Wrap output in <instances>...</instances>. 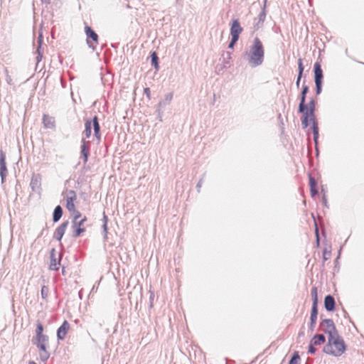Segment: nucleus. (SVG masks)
I'll list each match as a JSON object with an SVG mask.
<instances>
[{
  "label": "nucleus",
  "instance_id": "obj_3",
  "mask_svg": "<svg viewBox=\"0 0 364 364\" xmlns=\"http://www.w3.org/2000/svg\"><path fill=\"white\" fill-rule=\"evenodd\" d=\"M264 50L262 43L258 38H255L250 48L249 53V63L252 66L260 65L264 60Z\"/></svg>",
  "mask_w": 364,
  "mask_h": 364
},
{
  "label": "nucleus",
  "instance_id": "obj_2",
  "mask_svg": "<svg viewBox=\"0 0 364 364\" xmlns=\"http://www.w3.org/2000/svg\"><path fill=\"white\" fill-rule=\"evenodd\" d=\"M323 351L328 355L338 357L346 351V345L338 335L328 337V343L324 346Z\"/></svg>",
  "mask_w": 364,
  "mask_h": 364
},
{
  "label": "nucleus",
  "instance_id": "obj_11",
  "mask_svg": "<svg viewBox=\"0 0 364 364\" xmlns=\"http://www.w3.org/2000/svg\"><path fill=\"white\" fill-rule=\"evenodd\" d=\"M70 329V324L68 321H64L63 324L57 331V337L59 340H63L66 337L67 333Z\"/></svg>",
  "mask_w": 364,
  "mask_h": 364
},
{
  "label": "nucleus",
  "instance_id": "obj_6",
  "mask_svg": "<svg viewBox=\"0 0 364 364\" xmlns=\"http://www.w3.org/2000/svg\"><path fill=\"white\" fill-rule=\"evenodd\" d=\"M320 330L332 337L338 335L333 321L331 319H324L320 323Z\"/></svg>",
  "mask_w": 364,
  "mask_h": 364
},
{
  "label": "nucleus",
  "instance_id": "obj_4",
  "mask_svg": "<svg viewBox=\"0 0 364 364\" xmlns=\"http://www.w3.org/2000/svg\"><path fill=\"white\" fill-rule=\"evenodd\" d=\"M43 326L41 322H38L36 330V336L33 340V343L42 351L46 350V344L48 341L47 336L43 334Z\"/></svg>",
  "mask_w": 364,
  "mask_h": 364
},
{
  "label": "nucleus",
  "instance_id": "obj_20",
  "mask_svg": "<svg viewBox=\"0 0 364 364\" xmlns=\"http://www.w3.org/2000/svg\"><path fill=\"white\" fill-rule=\"evenodd\" d=\"M309 186L311 196L314 197L318 193V190L316 181L311 176H309Z\"/></svg>",
  "mask_w": 364,
  "mask_h": 364
},
{
  "label": "nucleus",
  "instance_id": "obj_19",
  "mask_svg": "<svg viewBox=\"0 0 364 364\" xmlns=\"http://www.w3.org/2000/svg\"><path fill=\"white\" fill-rule=\"evenodd\" d=\"M82 150L81 154L83 156L84 158V163H87L88 160V156H89V148L87 146V142L85 141V139H82Z\"/></svg>",
  "mask_w": 364,
  "mask_h": 364
},
{
  "label": "nucleus",
  "instance_id": "obj_28",
  "mask_svg": "<svg viewBox=\"0 0 364 364\" xmlns=\"http://www.w3.org/2000/svg\"><path fill=\"white\" fill-rule=\"evenodd\" d=\"M299 359H300V357H299L298 352H295L294 353L291 359L290 360L289 364H297Z\"/></svg>",
  "mask_w": 364,
  "mask_h": 364
},
{
  "label": "nucleus",
  "instance_id": "obj_7",
  "mask_svg": "<svg viewBox=\"0 0 364 364\" xmlns=\"http://www.w3.org/2000/svg\"><path fill=\"white\" fill-rule=\"evenodd\" d=\"M87 221V217L84 216L80 220V221L72 220V229H73V237H77L82 233L85 232L86 228L84 225V223Z\"/></svg>",
  "mask_w": 364,
  "mask_h": 364
},
{
  "label": "nucleus",
  "instance_id": "obj_30",
  "mask_svg": "<svg viewBox=\"0 0 364 364\" xmlns=\"http://www.w3.org/2000/svg\"><path fill=\"white\" fill-rule=\"evenodd\" d=\"M37 53H38V56H37L36 59H37V62L39 63L42 60V58H43V54L41 53L40 47L38 48Z\"/></svg>",
  "mask_w": 364,
  "mask_h": 364
},
{
  "label": "nucleus",
  "instance_id": "obj_1",
  "mask_svg": "<svg viewBox=\"0 0 364 364\" xmlns=\"http://www.w3.org/2000/svg\"><path fill=\"white\" fill-rule=\"evenodd\" d=\"M315 106V101L311 100L308 104H304L302 110L299 112L302 114L301 120L303 128L311 125L316 139L318 135V127L314 115Z\"/></svg>",
  "mask_w": 364,
  "mask_h": 364
},
{
  "label": "nucleus",
  "instance_id": "obj_25",
  "mask_svg": "<svg viewBox=\"0 0 364 364\" xmlns=\"http://www.w3.org/2000/svg\"><path fill=\"white\" fill-rule=\"evenodd\" d=\"M331 251L330 248H328V247L324 248V250L323 251V262H326L328 259H329L331 258Z\"/></svg>",
  "mask_w": 364,
  "mask_h": 364
},
{
  "label": "nucleus",
  "instance_id": "obj_13",
  "mask_svg": "<svg viewBox=\"0 0 364 364\" xmlns=\"http://www.w3.org/2000/svg\"><path fill=\"white\" fill-rule=\"evenodd\" d=\"M85 33L88 38H91L94 42V44L92 43L89 40H87V43L90 44V47L95 48V46L98 44V36L97 34L91 29L89 26H85Z\"/></svg>",
  "mask_w": 364,
  "mask_h": 364
},
{
  "label": "nucleus",
  "instance_id": "obj_29",
  "mask_svg": "<svg viewBox=\"0 0 364 364\" xmlns=\"http://www.w3.org/2000/svg\"><path fill=\"white\" fill-rule=\"evenodd\" d=\"M48 291V289L46 287L43 286L41 288V296L43 299H46L47 297Z\"/></svg>",
  "mask_w": 364,
  "mask_h": 364
},
{
  "label": "nucleus",
  "instance_id": "obj_8",
  "mask_svg": "<svg viewBox=\"0 0 364 364\" xmlns=\"http://www.w3.org/2000/svg\"><path fill=\"white\" fill-rule=\"evenodd\" d=\"M314 69L316 94L318 95L321 93V91L323 71L321 68L320 63L318 62L314 64Z\"/></svg>",
  "mask_w": 364,
  "mask_h": 364
},
{
  "label": "nucleus",
  "instance_id": "obj_5",
  "mask_svg": "<svg viewBox=\"0 0 364 364\" xmlns=\"http://www.w3.org/2000/svg\"><path fill=\"white\" fill-rule=\"evenodd\" d=\"M85 129L83 134L85 135L86 138H90L91 136V130L92 128H93L95 136L97 138V139H100V125L97 116H95L92 121L87 120L85 124Z\"/></svg>",
  "mask_w": 364,
  "mask_h": 364
},
{
  "label": "nucleus",
  "instance_id": "obj_34",
  "mask_svg": "<svg viewBox=\"0 0 364 364\" xmlns=\"http://www.w3.org/2000/svg\"><path fill=\"white\" fill-rule=\"evenodd\" d=\"M28 364H36L34 361H30Z\"/></svg>",
  "mask_w": 364,
  "mask_h": 364
},
{
  "label": "nucleus",
  "instance_id": "obj_10",
  "mask_svg": "<svg viewBox=\"0 0 364 364\" xmlns=\"http://www.w3.org/2000/svg\"><path fill=\"white\" fill-rule=\"evenodd\" d=\"M77 200V196L74 191H69L66 193L65 196V207L69 212L74 211L75 208V203Z\"/></svg>",
  "mask_w": 364,
  "mask_h": 364
},
{
  "label": "nucleus",
  "instance_id": "obj_23",
  "mask_svg": "<svg viewBox=\"0 0 364 364\" xmlns=\"http://www.w3.org/2000/svg\"><path fill=\"white\" fill-rule=\"evenodd\" d=\"M298 68H299V75L296 80V85L299 87V82L302 76V73L304 72V66L302 59L299 58L298 60Z\"/></svg>",
  "mask_w": 364,
  "mask_h": 364
},
{
  "label": "nucleus",
  "instance_id": "obj_21",
  "mask_svg": "<svg viewBox=\"0 0 364 364\" xmlns=\"http://www.w3.org/2000/svg\"><path fill=\"white\" fill-rule=\"evenodd\" d=\"M309 91L308 86L305 85L303 87L302 91H301V102L299 106V111H301L304 107V104H306V95Z\"/></svg>",
  "mask_w": 364,
  "mask_h": 364
},
{
  "label": "nucleus",
  "instance_id": "obj_17",
  "mask_svg": "<svg viewBox=\"0 0 364 364\" xmlns=\"http://www.w3.org/2000/svg\"><path fill=\"white\" fill-rule=\"evenodd\" d=\"M43 123L46 128L53 129L55 126V119L48 114H44L43 117Z\"/></svg>",
  "mask_w": 364,
  "mask_h": 364
},
{
  "label": "nucleus",
  "instance_id": "obj_16",
  "mask_svg": "<svg viewBox=\"0 0 364 364\" xmlns=\"http://www.w3.org/2000/svg\"><path fill=\"white\" fill-rule=\"evenodd\" d=\"M324 306L328 311H333L335 309V300L332 296L328 295L325 297Z\"/></svg>",
  "mask_w": 364,
  "mask_h": 364
},
{
  "label": "nucleus",
  "instance_id": "obj_33",
  "mask_svg": "<svg viewBox=\"0 0 364 364\" xmlns=\"http://www.w3.org/2000/svg\"><path fill=\"white\" fill-rule=\"evenodd\" d=\"M150 89L149 87H146L144 89V93L148 96L149 97L150 96Z\"/></svg>",
  "mask_w": 364,
  "mask_h": 364
},
{
  "label": "nucleus",
  "instance_id": "obj_15",
  "mask_svg": "<svg viewBox=\"0 0 364 364\" xmlns=\"http://www.w3.org/2000/svg\"><path fill=\"white\" fill-rule=\"evenodd\" d=\"M7 172L6 164V155L5 153L2 151H0V175L1 177V181L4 182V180L6 177Z\"/></svg>",
  "mask_w": 364,
  "mask_h": 364
},
{
  "label": "nucleus",
  "instance_id": "obj_12",
  "mask_svg": "<svg viewBox=\"0 0 364 364\" xmlns=\"http://www.w3.org/2000/svg\"><path fill=\"white\" fill-rule=\"evenodd\" d=\"M242 31V28L240 26V22L237 19L233 20L230 28V35L232 38L239 39L240 34Z\"/></svg>",
  "mask_w": 364,
  "mask_h": 364
},
{
  "label": "nucleus",
  "instance_id": "obj_31",
  "mask_svg": "<svg viewBox=\"0 0 364 364\" xmlns=\"http://www.w3.org/2000/svg\"><path fill=\"white\" fill-rule=\"evenodd\" d=\"M50 268L51 269H55V270H56V269H58V265H57V263H56L55 260H54V261L50 264Z\"/></svg>",
  "mask_w": 364,
  "mask_h": 364
},
{
  "label": "nucleus",
  "instance_id": "obj_9",
  "mask_svg": "<svg viewBox=\"0 0 364 364\" xmlns=\"http://www.w3.org/2000/svg\"><path fill=\"white\" fill-rule=\"evenodd\" d=\"M325 341L326 338L323 335L316 334L310 341L308 353L314 354L316 351V346L323 344Z\"/></svg>",
  "mask_w": 364,
  "mask_h": 364
},
{
  "label": "nucleus",
  "instance_id": "obj_14",
  "mask_svg": "<svg viewBox=\"0 0 364 364\" xmlns=\"http://www.w3.org/2000/svg\"><path fill=\"white\" fill-rule=\"evenodd\" d=\"M68 221L63 222L60 225H59L54 232L53 237L57 240L60 241L63 236L64 235L65 230L68 226Z\"/></svg>",
  "mask_w": 364,
  "mask_h": 364
},
{
  "label": "nucleus",
  "instance_id": "obj_22",
  "mask_svg": "<svg viewBox=\"0 0 364 364\" xmlns=\"http://www.w3.org/2000/svg\"><path fill=\"white\" fill-rule=\"evenodd\" d=\"M63 215V210L62 208L60 205H58L55 207L54 212H53V220L55 223L58 222Z\"/></svg>",
  "mask_w": 364,
  "mask_h": 364
},
{
  "label": "nucleus",
  "instance_id": "obj_32",
  "mask_svg": "<svg viewBox=\"0 0 364 364\" xmlns=\"http://www.w3.org/2000/svg\"><path fill=\"white\" fill-rule=\"evenodd\" d=\"M237 41H238L237 38L235 39L234 38H232L231 42L229 44V48H232Z\"/></svg>",
  "mask_w": 364,
  "mask_h": 364
},
{
  "label": "nucleus",
  "instance_id": "obj_24",
  "mask_svg": "<svg viewBox=\"0 0 364 364\" xmlns=\"http://www.w3.org/2000/svg\"><path fill=\"white\" fill-rule=\"evenodd\" d=\"M311 297H312L313 301H314L313 304H316V305H317V302H318V289H317V287H314L311 289Z\"/></svg>",
  "mask_w": 364,
  "mask_h": 364
},
{
  "label": "nucleus",
  "instance_id": "obj_26",
  "mask_svg": "<svg viewBox=\"0 0 364 364\" xmlns=\"http://www.w3.org/2000/svg\"><path fill=\"white\" fill-rule=\"evenodd\" d=\"M151 63L154 65L156 70L159 69V63H158V56L155 52H154L151 55Z\"/></svg>",
  "mask_w": 364,
  "mask_h": 364
},
{
  "label": "nucleus",
  "instance_id": "obj_35",
  "mask_svg": "<svg viewBox=\"0 0 364 364\" xmlns=\"http://www.w3.org/2000/svg\"><path fill=\"white\" fill-rule=\"evenodd\" d=\"M316 237L318 239V230L316 229Z\"/></svg>",
  "mask_w": 364,
  "mask_h": 364
},
{
  "label": "nucleus",
  "instance_id": "obj_27",
  "mask_svg": "<svg viewBox=\"0 0 364 364\" xmlns=\"http://www.w3.org/2000/svg\"><path fill=\"white\" fill-rule=\"evenodd\" d=\"M70 213L73 214V220L80 221L79 219L82 216L80 212H79L78 210H76V208H75V210L71 211Z\"/></svg>",
  "mask_w": 364,
  "mask_h": 364
},
{
  "label": "nucleus",
  "instance_id": "obj_18",
  "mask_svg": "<svg viewBox=\"0 0 364 364\" xmlns=\"http://www.w3.org/2000/svg\"><path fill=\"white\" fill-rule=\"evenodd\" d=\"M317 316H318L317 305H316V304H313L311 312V317H310V319H311L310 328L312 330L315 327V325L316 323V319H317Z\"/></svg>",
  "mask_w": 364,
  "mask_h": 364
}]
</instances>
